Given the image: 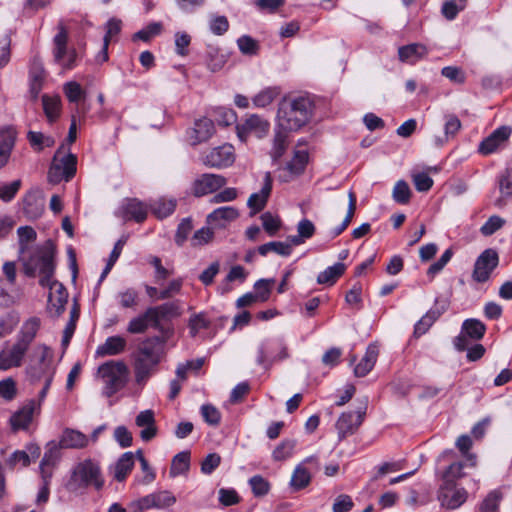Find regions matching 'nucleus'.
I'll list each match as a JSON object with an SVG mask.
<instances>
[{
    "label": "nucleus",
    "mask_w": 512,
    "mask_h": 512,
    "mask_svg": "<svg viewBox=\"0 0 512 512\" xmlns=\"http://www.w3.org/2000/svg\"><path fill=\"white\" fill-rule=\"evenodd\" d=\"M40 261L39 283L43 287H48L50 292L48 295V309L54 316H60L65 310L68 301V292L66 288L56 280H53L54 274V246L48 242L44 247L40 248L37 253Z\"/></svg>",
    "instance_id": "nucleus-1"
},
{
    "label": "nucleus",
    "mask_w": 512,
    "mask_h": 512,
    "mask_svg": "<svg viewBox=\"0 0 512 512\" xmlns=\"http://www.w3.org/2000/svg\"><path fill=\"white\" fill-rule=\"evenodd\" d=\"M313 102L306 96L284 98L278 107V128L291 132L305 126L311 119Z\"/></svg>",
    "instance_id": "nucleus-2"
},
{
    "label": "nucleus",
    "mask_w": 512,
    "mask_h": 512,
    "mask_svg": "<svg viewBox=\"0 0 512 512\" xmlns=\"http://www.w3.org/2000/svg\"><path fill=\"white\" fill-rule=\"evenodd\" d=\"M165 349V341L160 337L147 338L142 341L134 357L135 381L144 386L157 365L160 363Z\"/></svg>",
    "instance_id": "nucleus-3"
},
{
    "label": "nucleus",
    "mask_w": 512,
    "mask_h": 512,
    "mask_svg": "<svg viewBox=\"0 0 512 512\" xmlns=\"http://www.w3.org/2000/svg\"><path fill=\"white\" fill-rule=\"evenodd\" d=\"M53 356V351L46 345H38L34 348L26 369L30 381L47 380L48 383H52L56 371Z\"/></svg>",
    "instance_id": "nucleus-4"
},
{
    "label": "nucleus",
    "mask_w": 512,
    "mask_h": 512,
    "mask_svg": "<svg viewBox=\"0 0 512 512\" xmlns=\"http://www.w3.org/2000/svg\"><path fill=\"white\" fill-rule=\"evenodd\" d=\"M98 376L104 384L103 394L111 397L125 386L128 367L123 361L110 360L99 366Z\"/></svg>",
    "instance_id": "nucleus-5"
},
{
    "label": "nucleus",
    "mask_w": 512,
    "mask_h": 512,
    "mask_svg": "<svg viewBox=\"0 0 512 512\" xmlns=\"http://www.w3.org/2000/svg\"><path fill=\"white\" fill-rule=\"evenodd\" d=\"M17 234L19 237L20 260L23 262L24 273L29 277H34L40 268V261L37 257L38 250L44 247L48 242L52 245L53 243L48 240L30 253L29 244L35 241L37 236L36 231L30 226H22L17 229Z\"/></svg>",
    "instance_id": "nucleus-6"
},
{
    "label": "nucleus",
    "mask_w": 512,
    "mask_h": 512,
    "mask_svg": "<svg viewBox=\"0 0 512 512\" xmlns=\"http://www.w3.org/2000/svg\"><path fill=\"white\" fill-rule=\"evenodd\" d=\"M89 485L94 486L96 489H100L103 485V481L100 478V469L98 465L93 463L91 460H85L77 464L74 468L71 479L68 482V488L76 491Z\"/></svg>",
    "instance_id": "nucleus-7"
},
{
    "label": "nucleus",
    "mask_w": 512,
    "mask_h": 512,
    "mask_svg": "<svg viewBox=\"0 0 512 512\" xmlns=\"http://www.w3.org/2000/svg\"><path fill=\"white\" fill-rule=\"evenodd\" d=\"M235 158V149L228 143L208 148L201 152L199 156V160L203 165L216 169L232 166L235 162Z\"/></svg>",
    "instance_id": "nucleus-8"
},
{
    "label": "nucleus",
    "mask_w": 512,
    "mask_h": 512,
    "mask_svg": "<svg viewBox=\"0 0 512 512\" xmlns=\"http://www.w3.org/2000/svg\"><path fill=\"white\" fill-rule=\"evenodd\" d=\"M173 306L164 304L148 308L145 313L130 320L127 331L132 334L144 333L150 325L157 327L161 318L170 314Z\"/></svg>",
    "instance_id": "nucleus-9"
},
{
    "label": "nucleus",
    "mask_w": 512,
    "mask_h": 512,
    "mask_svg": "<svg viewBox=\"0 0 512 512\" xmlns=\"http://www.w3.org/2000/svg\"><path fill=\"white\" fill-rule=\"evenodd\" d=\"M365 416L366 404L355 411L343 412L335 422L338 441H343L347 437L354 435L362 425Z\"/></svg>",
    "instance_id": "nucleus-10"
},
{
    "label": "nucleus",
    "mask_w": 512,
    "mask_h": 512,
    "mask_svg": "<svg viewBox=\"0 0 512 512\" xmlns=\"http://www.w3.org/2000/svg\"><path fill=\"white\" fill-rule=\"evenodd\" d=\"M289 357L288 347L282 339L263 342L258 349L257 363L265 368Z\"/></svg>",
    "instance_id": "nucleus-11"
},
{
    "label": "nucleus",
    "mask_w": 512,
    "mask_h": 512,
    "mask_svg": "<svg viewBox=\"0 0 512 512\" xmlns=\"http://www.w3.org/2000/svg\"><path fill=\"white\" fill-rule=\"evenodd\" d=\"M68 32L62 22L58 24V33L53 38V56L56 63L65 69H72L75 66L76 53L74 50L67 51Z\"/></svg>",
    "instance_id": "nucleus-12"
},
{
    "label": "nucleus",
    "mask_w": 512,
    "mask_h": 512,
    "mask_svg": "<svg viewBox=\"0 0 512 512\" xmlns=\"http://www.w3.org/2000/svg\"><path fill=\"white\" fill-rule=\"evenodd\" d=\"M77 158L69 153L59 161L54 156V160L48 170L47 180L51 184H58L62 180L69 181L76 173Z\"/></svg>",
    "instance_id": "nucleus-13"
},
{
    "label": "nucleus",
    "mask_w": 512,
    "mask_h": 512,
    "mask_svg": "<svg viewBox=\"0 0 512 512\" xmlns=\"http://www.w3.org/2000/svg\"><path fill=\"white\" fill-rule=\"evenodd\" d=\"M468 492L456 483L443 482L438 491V500L442 507L450 510L459 508L467 500Z\"/></svg>",
    "instance_id": "nucleus-14"
},
{
    "label": "nucleus",
    "mask_w": 512,
    "mask_h": 512,
    "mask_svg": "<svg viewBox=\"0 0 512 512\" xmlns=\"http://www.w3.org/2000/svg\"><path fill=\"white\" fill-rule=\"evenodd\" d=\"M498 261V254L493 249H486L482 252L474 264L473 280L479 283L486 282L497 267Z\"/></svg>",
    "instance_id": "nucleus-15"
},
{
    "label": "nucleus",
    "mask_w": 512,
    "mask_h": 512,
    "mask_svg": "<svg viewBox=\"0 0 512 512\" xmlns=\"http://www.w3.org/2000/svg\"><path fill=\"white\" fill-rule=\"evenodd\" d=\"M270 124L262 117L253 114L247 117L242 123L236 126L238 137L242 141H246L250 134H255L258 138H262L269 131Z\"/></svg>",
    "instance_id": "nucleus-16"
},
{
    "label": "nucleus",
    "mask_w": 512,
    "mask_h": 512,
    "mask_svg": "<svg viewBox=\"0 0 512 512\" xmlns=\"http://www.w3.org/2000/svg\"><path fill=\"white\" fill-rule=\"evenodd\" d=\"M309 154L306 150H295L292 159L279 171L278 179L281 182H290L301 175L308 163Z\"/></svg>",
    "instance_id": "nucleus-17"
},
{
    "label": "nucleus",
    "mask_w": 512,
    "mask_h": 512,
    "mask_svg": "<svg viewBox=\"0 0 512 512\" xmlns=\"http://www.w3.org/2000/svg\"><path fill=\"white\" fill-rule=\"evenodd\" d=\"M23 213L29 220L38 219L45 210V198L38 188L29 190L22 200Z\"/></svg>",
    "instance_id": "nucleus-18"
},
{
    "label": "nucleus",
    "mask_w": 512,
    "mask_h": 512,
    "mask_svg": "<svg viewBox=\"0 0 512 512\" xmlns=\"http://www.w3.org/2000/svg\"><path fill=\"white\" fill-rule=\"evenodd\" d=\"M486 331L485 325L477 320V319H467L464 321L462 325V332L465 335H459L454 340V345L458 351H464L468 347V341L466 336L470 337L473 340L481 339Z\"/></svg>",
    "instance_id": "nucleus-19"
},
{
    "label": "nucleus",
    "mask_w": 512,
    "mask_h": 512,
    "mask_svg": "<svg viewBox=\"0 0 512 512\" xmlns=\"http://www.w3.org/2000/svg\"><path fill=\"white\" fill-rule=\"evenodd\" d=\"M449 302L445 298L437 297L433 307L416 323L414 334H425L432 324L446 311Z\"/></svg>",
    "instance_id": "nucleus-20"
},
{
    "label": "nucleus",
    "mask_w": 512,
    "mask_h": 512,
    "mask_svg": "<svg viewBox=\"0 0 512 512\" xmlns=\"http://www.w3.org/2000/svg\"><path fill=\"white\" fill-rule=\"evenodd\" d=\"M147 213V206L135 198L125 199L116 212L117 216L124 221L135 220L136 222H143L147 217Z\"/></svg>",
    "instance_id": "nucleus-21"
},
{
    "label": "nucleus",
    "mask_w": 512,
    "mask_h": 512,
    "mask_svg": "<svg viewBox=\"0 0 512 512\" xmlns=\"http://www.w3.org/2000/svg\"><path fill=\"white\" fill-rule=\"evenodd\" d=\"M226 178L212 173L201 175L194 181V195L201 196L213 193L226 185Z\"/></svg>",
    "instance_id": "nucleus-22"
},
{
    "label": "nucleus",
    "mask_w": 512,
    "mask_h": 512,
    "mask_svg": "<svg viewBox=\"0 0 512 512\" xmlns=\"http://www.w3.org/2000/svg\"><path fill=\"white\" fill-rule=\"evenodd\" d=\"M511 128L502 126L493 131L479 145V152L483 155H489L497 151L510 137Z\"/></svg>",
    "instance_id": "nucleus-23"
},
{
    "label": "nucleus",
    "mask_w": 512,
    "mask_h": 512,
    "mask_svg": "<svg viewBox=\"0 0 512 512\" xmlns=\"http://www.w3.org/2000/svg\"><path fill=\"white\" fill-rule=\"evenodd\" d=\"M27 350V348L17 341L11 347L3 349L0 352V369L8 370L13 367L21 366Z\"/></svg>",
    "instance_id": "nucleus-24"
},
{
    "label": "nucleus",
    "mask_w": 512,
    "mask_h": 512,
    "mask_svg": "<svg viewBox=\"0 0 512 512\" xmlns=\"http://www.w3.org/2000/svg\"><path fill=\"white\" fill-rule=\"evenodd\" d=\"M45 78L46 72L43 62L38 56H35L32 59L29 68L30 94L34 100L38 98V95L42 90Z\"/></svg>",
    "instance_id": "nucleus-25"
},
{
    "label": "nucleus",
    "mask_w": 512,
    "mask_h": 512,
    "mask_svg": "<svg viewBox=\"0 0 512 512\" xmlns=\"http://www.w3.org/2000/svg\"><path fill=\"white\" fill-rule=\"evenodd\" d=\"M17 132L13 126L0 128V168L7 165L15 146Z\"/></svg>",
    "instance_id": "nucleus-26"
},
{
    "label": "nucleus",
    "mask_w": 512,
    "mask_h": 512,
    "mask_svg": "<svg viewBox=\"0 0 512 512\" xmlns=\"http://www.w3.org/2000/svg\"><path fill=\"white\" fill-rule=\"evenodd\" d=\"M273 179L270 172H266L263 179V186L257 193L250 195L248 199V206L252 209L253 213L260 212L266 205L267 200L272 191Z\"/></svg>",
    "instance_id": "nucleus-27"
},
{
    "label": "nucleus",
    "mask_w": 512,
    "mask_h": 512,
    "mask_svg": "<svg viewBox=\"0 0 512 512\" xmlns=\"http://www.w3.org/2000/svg\"><path fill=\"white\" fill-rule=\"evenodd\" d=\"M428 55V49L421 43H412L399 47L398 58L402 63L416 64Z\"/></svg>",
    "instance_id": "nucleus-28"
},
{
    "label": "nucleus",
    "mask_w": 512,
    "mask_h": 512,
    "mask_svg": "<svg viewBox=\"0 0 512 512\" xmlns=\"http://www.w3.org/2000/svg\"><path fill=\"white\" fill-rule=\"evenodd\" d=\"M273 282V280H267V279H260L258 280L254 288L259 289L262 286L264 287V292H260V294L255 293H246L240 298H238L236 305L238 308L248 307L252 306L253 304L257 302H265L268 300L270 296V284Z\"/></svg>",
    "instance_id": "nucleus-29"
},
{
    "label": "nucleus",
    "mask_w": 512,
    "mask_h": 512,
    "mask_svg": "<svg viewBox=\"0 0 512 512\" xmlns=\"http://www.w3.org/2000/svg\"><path fill=\"white\" fill-rule=\"evenodd\" d=\"M89 443L88 437L82 432L66 428L59 441V447L62 449H82Z\"/></svg>",
    "instance_id": "nucleus-30"
},
{
    "label": "nucleus",
    "mask_w": 512,
    "mask_h": 512,
    "mask_svg": "<svg viewBox=\"0 0 512 512\" xmlns=\"http://www.w3.org/2000/svg\"><path fill=\"white\" fill-rule=\"evenodd\" d=\"M379 355V349L376 344H369L365 355L361 361L355 366L354 374L356 377L366 376L374 367Z\"/></svg>",
    "instance_id": "nucleus-31"
},
{
    "label": "nucleus",
    "mask_w": 512,
    "mask_h": 512,
    "mask_svg": "<svg viewBox=\"0 0 512 512\" xmlns=\"http://www.w3.org/2000/svg\"><path fill=\"white\" fill-rule=\"evenodd\" d=\"M126 345L127 342L123 337L111 336L108 337L105 342L97 348L96 354L98 356L118 355L125 350Z\"/></svg>",
    "instance_id": "nucleus-32"
},
{
    "label": "nucleus",
    "mask_w": 512,
    "mask_h": 512,
    "mask_svg": "<svg viewBox=\"0 0 512 512\" xmlns=\"http://www.w3.org/2000/svg\"><path fill=\"white\" fill-rule=\"evenodd\" d=\"M216 132L214 122L206 117L194 122V145L208 141Z\"/></svg>",
    "instance_id": "nucleus-33"
},
{
    "label": "nucleus",
    "mask_w": 512,
    "mask_h": 512,
    "mask_svg": "<svg viewBox=\"0 0 512 512\" xmlns=\"http://www.w3.org/2000/svg\"><path fill=\"white\" fill-rule=\"evenodd\" d=\"M316 232L314 223L304 218L297 224V234L289 237V242L294 246L304 244L308 239L312 238Z\"/></svg>",
    "instance_id": "nucleus-34"
},
{
    "label": "nucleus",
    "mask_w": 512,
    "mask_h": 512,
    "mask_svg": "<svg viewBox=\"0 0 512 512\" xmlns=\"http://www.w3.org/2000/svg\"><path fill=\"white\" fill-rule=\"evenodd\" d=\"M40 328V319L33 317L28 319L22 326L17 342L25 348H29Z\"/></svg>",
    "instance_id": "nucleus-35"
},
{
    "label": "nucleus",
    "mask_w": 512,
    "mask_h": 512,
    "mask_svg": "<svg viewBox=\"0 0 512 512\" xmlns=\"http://www.w3.org/2000/svg\"><path fill=\"white\" fill-rule=\"evenodd\" d=\"M444 137H438L435 139V144L438 147L444 145L451 138H454L461 128L460 119L454 114H446L444 116Z\"/></svg>",
    "instance_id": "nucleus-36"
},
{
    "label": "nucleus",
    "mask_w": 512,
    "mask_h": 512,
    "mask_svg": "<svg viewBox=\"0 0 512 512\" xmlns=\"http://www.w3.org/2000/svg\"><path fill=\"white\" fill-rule=\"evenodd\" d=\"M190 462V451L186 450L176 454L171 461V467L169 471L170 477L186 475L190 469Z\"/></svg>",
    "instance_id": "nucleus-37"
},
{
    "label": "nucleus",
    "mask_w": 512,
    "mask_h": 512,
    "mask_svg": "<svg viewBox=\"0 0 512 512\" xmlns=\"http://www.w3.org/2000/svg\"><path fill=\"white\" fill-rule=\"evenodd\" d=\"M61 448L59 447V444L56 443H49L48 449L45 452L42 461L40 463V471L42 474V477L45 478L51 476V468L55 466L56 462L59 459V450Z\"/></svg>",
    "instance_id": "nucleus-38"
},
{
    "label": "nucleus",
    "mask_w": 512,
    "mask_h": 512,
    "mask_svg": "<svg viewBox=\"0 0 512 512\" xmlns=\"http://www.w3.org/2000/svg\"><path fill=\"white\" fill-rule=\"evenodd\" d=\"M288 131L278 128L273 138V146L270 151V156L274 162L278 161L286 152L289 141Z\"/></svg>",
    "instance_id": "nucleus-39"
},
{
    "label": "nucleus",
    "mask_w": 512,
    "mask_h": 512,
    "mask_svg": "<svg viewBox=\"0 0 512 512\" xmlns=\"http://www.w3.org/2000/svg\"><path fill=\"white\" fill-rule=\"evenodd\" d=\"M239 216L238 211L230 206H224L215 209L207 216L209 224L222 225V222H229L235 220Z\"/></svg>",
    "instance_id": "nucleus-40"
},
{
    "label": "nucleus",
    "mask_w": 512,
    "mask_h": 512,
    "mask_svg": "<svg viewBox=\"0 0 512 512\" xmlns=\"http://www.w3.org/2000/svg\"><path fill=\"white\" fill-rule=\"evenodd\" d=\"M346 266L343 263H336L319 273L317 283L321 285H333L344 274Z\"/></svg>",
    "instance_id": "nucleus-41"
},
{
    "label": "nucleus",
    "mask_w": 512,
    "mask_h": 512,
    "mask_svg": "<svg viewBox=\"0 0 512 512\" xmlns=\"http://www.w3.org/2000/svg\"><path fill=\"white\" fill-rule=\"evenodd\" d=\"M121 20L112 18L106 24V34L104 36V43L101 52L98 55V58L101 57V62H105L108 60V45L113 36L117 35L121 30Z\"/></svg>",
    "instance_id": "nucleus-42"
},
{
    "label": "nucleus",
    "mask_w": 512,
    "mask_h": 512,
    "mask_svg": "<svg viewBox=\"0 0 512 512\" xmlns=\"http://www.w3.org/2000/svg\"><path fill=\"white\" fill-rule=\"evenodd\" d=\"M134 467V454L132 452L124 453L115 465L114 477L117 481H123Z\"/></svg>",
    "instance_id": "nucleus-43"
},
{
    "label": "nucleus",
    "mask_w": 512,
    "mask_h": 512,
    "mask_svg": "<svg viewBox=\"0 0 512 512\" xmlns=\"http://www.w3.org/2000/svg\"><path fill=\"white\" fill-rule=\"evenodd\" d=\"M29 454L26 451H15L8 459L10 466H16L21 464L26 467L30 464V458L36 459L40 455V448L37 445L28 446Z\"/></svg>",
    "instance_id": "nucleus-44"
},
{
    "label": "nucleus",
    "mask_w": 512,
    "mask_h": 512,
    "mask_svg": "<svg viewBox=\"0 0 512 512\" xmlns=\"http://www.w3.org/2000/svg\"><path fill=\"white\" fill-rule=\"evenodd\" d=\"M281 93L279 87H267L256 94L252 101L254 106L264 108L270 105Z\"/></svg>",
    "instance_id": "nucleus-45"
},
{
    "label": "nucleus",
    "mask_w": 512,
    "mask_h": 512,
    "mask_svg": "<svg viewBox=\"0 0 512 512\" xmlns=\"http://www.w3.org/2000/svg\"><path fill=\"white\" fill-rule=\"evenodd\" d=\"M43 110L50 122L55 121L60 114L61 100L58 96H42Z\"/></svg>",
    "instance_id": "nucleus-46"
},
{
    "label": "nucleus",
    "mask_w": 512,
    "mask_h": 512,
    "mask_svg": "<svg viewBox=\"0 0 512 512\" xmlns=\"http://www.w3.org/2000/svg\"><path fill=\"white\" fill-rule=\"evenodd\" d=\"M258 252L262 256H266L269 252H274L281 256H289L292 253V244L291 242H268L259 246Z\"/></svg>",
    "instance_id": "nucleus-47"
},
{
    "label": "nucleus",
    "mask_w": 512,
    "mask_h": 512,
    "mask_svg": "<svg viewBox=\"0 0 512 512\" xmlns=\"http://www.w3.org/2000/svg\"><path fill=\"white\" fill-rule=\"evenodd\" d=\"M311 481V474L310 472L304 467L303 464H299L291 477V486L295 490H300L305 488Z\"/></svg>",
    "instance_id": "nucleus-48"
},
{
    "label": "nucleus",
    "mask_w": 512,
    "mask_h": 512,
    "mask_svg": "<svg viewBox=\"0 0 512 512\" xmlns=\"http://www.w3.org/2000/svg\"><path fill=\"white\" fill-rule=\"evenodd\" d=\"M206 61L208 68L216 72L225 65L226 56L220 53L218 48L209 46L206 51Z\"/></svg>",
    "instance_id": "nucleus-49"
},
{
    "label": "nucleus",
    "mask_w": 512,
    "mask_h": 512,
    "mask_svg": "<svg viewBox=\"0 0 512 512\" xmlns=\"http://www.w3.org/2000/svg\"><path fill=\"white\" fill-rule=\"evenodd\" d=\"M175 206L174 200H165L164 198H160L150 205L153 214L160 219L169 216L174 211Z\"/></svg>",
    "instance_id": "nucleus-50"
},
{
    "label": "nucleus",
    "mask_w": 512,
    "mask_h": 512,
    "mask_svg": "<svg viewBox=\"0 0 512 512\" xmlns=\"http://www.w3.org/2000/svg\"><path fill=\"white\" fill-rule=\"evenodd\" d=\"M33 407L26 406L17 413H15L11 418V424L14 429H25L32 421L33 416Z\"/></svg>",
    "instance_id": "nucleus-51"
},
{
    "label": "nucleus",
    "mask_w": 512,
    "mask_h": 512,
    "mask_svg": "<svg viewBox=\"0 0 512 512\" xmlns=\"http://www.w3.org/2000/svg\"><path fill=\"white\" fill-rule=\"evenodd\" d=\"M247 275H248V273L244 267L239 266V265L233 266L225 278L226 283L220 287L221 293L225 294L231 290V287L229 286L230 282H233V281H239L240 283L244 282L247 278Z\"/></svg>",
    "instance_id": "nucleus-52"
},
{
    "label": "nucleus",
    "mask_w": 512,
    "mask_h": 512,
    "mask_svg": "<svg viewBox=\"0 0 512 512\" xmlns=\"http://www.w3.org/2000/svg\"><path fill=\"white\" fill-rule=\"evenodd\" d=\"M296 447L295 440H283L273 451L272 457L275 461H284L290 458Z\"/></svg>",
    "instance_id": "nucleus-53"
},
{
    "label": "nucleus",
    "mask_w": 512,
    "mask_h": 512,
    "mask_svg": "<svg viewBox=\"0 0 512 512\" xmlns=\"http://www.w3.org/2000/svg\"><path fill=\"white\" fill-rule=\"evenodd\" d=\"M393 199L399 204H407L411 198V190L408 183L404 180L396 182L393 188Z\"/></svg>",
    "instance_id": "nucleus-54"
},
{
    "label": "nucleus",
    "mask_w": 512,
    "mask_h": 512,
    "mask_svg": "<svg viewBox=\"0 0 512 512\" xmlns=\"http://www.w3.org/2000/svg\"><path fill=\"white\" fill-rule=\"evenodd\" d=\"M456 446L462 455L466 458V461L469 463V465L474 467L476 465V456L469 453V450L472 446L471 438L468 435L460 436L456 441Z\"/></svg>",
    "instance_id": "nucleus-55"
},
{
    "label": "nucleus",
    "mask_w": 512,
    "mask_h": 512,
    "mask_svg": "<svg viewBox=\"0 0 512 512\" xmlns=\"http://www.w3.org/2000/svg\"><path fill=\"white\" fill-rule=\"evenodd\" d=\"M163 26L160 22H152L145 28L141 29L134 34V40H142L144 42L149 41L152 37L159 35L162 32Z\"/></svg>",
    "instance_id": "nucleus-56"
},
{
    "label": "nucleus",
    "mask_w": 512,
    "mask_h": 512,
    "mask_svg": "<svg viewBox=\"0 0 512 512\" xmlns=\"http://www.w3.org/2000/svg\"><path fill=\"white\" fill-rule=\"evenodd\" d=\"M502 198L512 197V169H506L498 177Z\"/></svg>",
    "instance_id": "nucleus-57"
},
{
    "label": "nucleus",
    "mask_w": 512,
    "mask_h": 512,
    "mask_svg": "<svg viewBox=\"0 0 512 512\" xmlns=\"http://www.w3.org/2000/svg\"><path fill=\"white\" fill-rule=\"evenodd\" d=\"M262 225L264 230L273 236L277 233L281 226V220L278 216L273 215L270 212H265L261 215Z\"/></svg>",
    "instance_id": "nucleus-58"
},
{
    "label": "nucleus",
    "mask_w": 512,
    "mask_h": 512,
    "mask_svg": "<svg viewBox=\"0 0 512 512\" xmlns=\"http://www.w3.org/2000/svg\"><path fill=\"white\" fill-rule=\"evenodd\" d=\"M252 492L256 497L268 494L270 490L269 482L260 475H255L249 479Z\"/></svg>",
    "instance_id": "nucleus-59"
},
{
    "label": "nucleus",
    "mask_w": 512,
    "mask_h": 512,
    "mask_svg": "<svg viewBox=\"0 0 512 512\" xmlns=\"http://www.w3.org/2000/svg\"><path fill=\"white\" fill-rule=\"evenodd\" d=\"M501 498L498 491L490 492L480 504V512H497Z\"/></svg>",
    "instance_id": "nucleus-60"
},
{
    "label": "nucleus",
    "mask_w": 512,
    "mask_h": 512,
    "mask_svg": "<svg viewBox=\"0 0 512 512\" xmlns=\"http://www.w3.org/2000/svg\"><path fill=\"white\" fill-rule=\"evenodd\" d=\"M22 185L21 180L17 179L9 184L0 185V199L4 202L13 200Z\"/></svg>",
    "instance_id": "nucleus-61"
},
{
    "label": "nucleus",
    "mask_w": 512,
    "mask_h": 512,
    "mask_svg": "<svg viewBox=\"0 0 512 512\" xmlns=\"http://www.w3.org/2000/svg\"><path fill=\"white\" fill-rule=\"evenodd\" d=\"M209 28L215 35H223L229 29V21L225 16L213 15L209 21Z\"/></svg>",
    "instance_id": "nucleus-62"
},
{
    "label": "nucleus",
    "mask_w": 512,
    "mask_h": 512,
    "mask_svg": "<svg viewBox=\"0 0 512 512\" xmlns=\"http://www.w3.org/2000/svg\"><path fill=\"white\" fill-rule=\"evenodd\" d=\"M190 43L191 37L188 33H175V51L178 55L187 56L189 54Z\"/></svg>",
    "instance_id": "nucleus-63"
},
{
    "label": "nucleus",
    "mask_w": 512,
    "mask_h": 512,
    "mask_svg": "<svg viewBox=\"0 0 512 512\" xmlns=\"http://www.w3.org/2000/svg\"><path fill=\"white\" fill-rule=\"evenodd\" d=\"M64 93L72 103H78L84 96V91L80 84L74 81L68 82L64 85Z\"/></svg>",
    "instance_id": "nucleus-64"
}]
</instances>
